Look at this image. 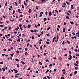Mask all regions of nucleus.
<instances>
[{"label": "nucleus", "instance_id": "obj_49", "mask_svg": "<svg viewBox=\"0 0 79 79\" xmlns=\"http://www.w3.org/2000/svg\"><path fill=\"white\" fill-rule=\"evenodd\" d=\"M68 59L69 60H71V58H70V57H69Z\"/></svg>", "mask_w": 79, "mask_h": 79}, {"label": "nucleus", "instance_id": "obj_45", "mask_svg": "<svg viewBox=\"0 0 79 79\" xmlns=\"http://www.w3.org/2000/svg\"><path fill=\"white\" fill-rule=\"evenodd\" d=\"M55 11L56 13H58V10H55Z\"/></svg>", "mask_w": 79, "mask_h": 79}, {"label": "nucleus", "instance_id": "obj_51", "mask_svg": "<svg viewBox=\"0 0 79 79\" xmlns=\"http://www.w3.org/2000/svg\"><path fill=\"white\" fill-rule=\"evenodd\" d=\"M47 36H48V37H49V36H50V35L47 34Z\"/></svg>", "mask_w": 79, "mask_h": 79}, {"label": "nucleus", "instance_id": "obj_1", "mask_svg": "<svg viewBox=\"0 0 79 79\" xmlns=\"http://www.w3.org/2000/svg\"><path fill=\"white\" fill-rule=\"evenodd\" d=\"M23 2L24 4V5H25V6H27V4L26 3V2H25V1H23Z\"/></svg>", "mask_w": 79, "mask_h": 79}, {"label": "nucleus", "instance_id": "obj_37", "mask_svg": "<svg viewBox=\"0 0 79 79\" xmlns=\"http://www.w3.org/2000/svg\"><path fill=\"white\" fill-rule=\"evenodd\" d=\"M47 77L48 78V79H51L50 78V77H49L48 76H47Z\"/></svg>", "mask_w": 79, "mask_h": 79}, {"label": "nucleus", "instance_id": "obj_10", "mask_svg": "<svg viewBox=\"0 0 79 79\" xmlns=\"http://www.w3.org/2000/svg\"><path fill=\"white\" fill-rule=\"evenodd\" d=\"M70 24H74V23L72 22H70Z\"/></svg>", "mask_w": 79, "mask_h": 79}, {"label": "nucleus", "instance_id": "obj_16", "mask_svg": "<svg viewBox=\"0 0 79 79\" xmlns=\"http://www.w3.org/2000/svg\"><path fill=\"white\" fill-rule=\"evenodd\" d=\"M22 26V25L21 24H20L19 25V27H21Z\"/></svg>", "mask_w": 79, "mask_h": 79}, {"label": "nucleus", "instance_id": "obj_62", "mask_svg": "<svg viewBox=\"0 0 79 79\" xmlns=\"http://www.w3.org/2000/svg\"><path fill=\"white\" fill-rule=\"evenodd\" d=\"M18 39H20V37H19V36H18Z\"/></svg>", "mask_w": 79, "mask_h": 79}, {"label": "nucleus", "instance_id": "obj_31", "mask_svg": "<svg viewBox=\"0 0 79 79\" xmlns=\"http://www.w3.org/2000/svg\"><path fill=\"white\" fill-rule=\"evenodd\" d=\"M16 52L17 53H19V51L18 50Z\"/></svg>", "mask_w": 79, "mask_h": 79}, {"label": "nucleus", "instance_id": "obj_23", "mask_svg": "<svg viewBox=\"0 0 79 79\" xmlns=\"http://www.w3.org/2000/svg\"><path fill=\"white\" fill-rule=\"evenodd\" d=\"M17 41H19V42H20L21 40L20 39L17 40Z\"/></svg>", "mask_w": 79, "mask_h": 79}, {"label": "nucleus", "instance_id": "obj_42", "mask_svg": "<svg viewBox=\"0 0 79 79\" xmlns=\"http://www.w3.org/2000/svg\"><path fill=\"white\" fill-rule=\"evenodd\" d=\"M66 14H67L69 16H70V15L67 12Z\"/></svg>", "mask_w": 79, "mask_h": 79}, {"label": "nucleus", "instance_id": "obj_64", "mask_svg": "<svg viewBox=\"0 0 79 79\" xmlns=\"http://www.w3.org/2000/svg\"><path fill=\"white\" fill-rule=\"evenodd\" d=\"M57 31H59V29L58 28H57Z\"/></svg>", "mask_w": 79, "mask_h": 79}, {"label": "nucleus", "instance_id": "obj_15", "mask_svg": "<svg viewBox=\"0 0 79 79\" xmlns=\"http://www.w3.org/2000/svg\"><path fill=\"white\" fill-rule=\"evenodd\" d=\"M69 56L71 58V59H72V56L70 55H69Z\"/></svg>", "mask_w": 79, "mask_h": 79}, {"label": "nucleus", "instance_id": "obj_43", "mask_svg": "<svg viewBox=\"0 0 79 79\" xmlns=\"http://www.w3.org/2000/svg\"><path fill=\"white\" fill-rule=\"evenodd\" d=\"M47 41H48V42H50V40H49V39H47Z\"/></svg>", "mask_w": 79, "mask_h": 79}, {"label": "nucleus", "instance_id": "obj_28", "mask_svg": "<svg viewBox=\"0 0 79 79\" xmlns=\"http://www.w3.org/2000/svg\"><path fill=\"white\" fill-rule=\"evenodd\" d=\"M57 39H59L58 38V35H57Z\"/></svg>", "mask_w": 79, "mask_h": 79}, {"label": "nucleus", "instance_id": "obj_5", "mask_svg": "<svg viewBox=\"0 0 79 79\" xmlns=\"http://www.w3.org/2000/svg\"><path fill=\"white\" fill-rule=\"evenodd\" d=\"M30 27H31V25H28V26H27V27L28 28H30Z\"/></svg>", "mask_w": 79, "mask_h": 79}, {"label": "nucleus", "instance_id": "obj_50", "mask_svg": "<svg viewBox=\"0 0 79 79\" xmlns=\"http://www.w3.org/2000/svg\"><path fill=\"white\" fill-rule=\"evenodd\" d=\"M10 21H12V22H13V21H14V19H13V20H10Z\"/></svg>", "mask_w": 79, "mask_h": 79}, {"label": "nucleus", "instance_id": "obj_59", "mask_svg": "<svg viewBox=\"0 0 79 79\" xmlns=\"http://www.w3.org/2000/svg\"><path fill=\"white\" fill-rule=\"evenodd\" d=\"M2 17L4 18H6V16H3Z\"/></svg>", "mask_w": 79, "mask_h": 79}, {"label": "nucleus", "instance_id": "obj_24", "mask_svg": "<svg viewBox=\"0 0 79 79\" xmlns=\"http://www.w3.org/2000/svg\"><path fill=\"white\" fill-rule=\"evenodd\" d=\"M8 27H4V29H7Z\"/></svg>", "mask_w": 79, "mask_h": 79}, {"label": "nucleus", "instance_id": "obj_61", "mask_svg": "<svg viewBox=\"0 0 79 79\" xmlns=\"http://www.w3.org/2000/svg\"><path fill=\"white\" fill-rule=\"evenodd\" d=\"M49 66H52V64H50V65H49Z\"/></svg>", "mask_w": 79, "mask_h": 79}, {"label": "nucleus", "instance_id": "obj_8", "mask_svg": "<svg viewBox=\"0 0 79 79\" xmlns=\"http://www.w3.org/2000/svg\"><path fill=\"white\" fill-rule=\"evenodd\" d=\"M14 55V53H12V54H10V56H13V55Z\"/></svg>", "mask_w": 79, "mask_h": 79}, {"label": "nucleus", "instance_id": "obj_34", "mask_svg": "<svg viewBox=\"0 0 79 79\" xmlns=\"http://www.w3.org/2000/svg\"><path fill=\"white\" fill-rule=\"evenodd\" d=\"M8 40H9V41H12V40L11 39H8Z\"/></svg>", "mask_w": 79, "mask_h": 79}, {"label": "nucleus", "instance_id": "obj_48", "mask_svg": "<svg viewBox=\"0 0 79 79\" xmlns=\"http://www.w3.org/2000/svg\"><path fill=\"white\" fill-rule=\"evenodd\" d=\"M11 27H9V30H10L11 29Z\"/></svg>", "mask_w": 79, "mask_h": 79}, {"label": "nucleus", "instance_id": "obj_29", "mask_svg": "<svg viewBox=\"0 0 79 79\" xmlns=\"http://www.w3.org/2000/svg\"><path fill=\"white\" fill-rule=\"evenodd\" d=\"M18 11H19V12H20V11H21V10L20 9H18Z\"/></svg>", "mask_w": 79, "mask_h": 79}, {"label": "nucleus", "instance_id": "obj_55", "mask_svg": "<svg viewBox=\"0 0 79 79\" xmlns=\"http://www.w3.org/2000/svg\"><path fill=\"white\" fill-rule=\"evenodd\" d=\"M64 25H66V23L65 22H64Z\"/></svg>", "mask_w": 79, "mask_h": 79}, {"label": "nucleus", "instance_id": "obj_14", "mask_svg": "<svg viewBox=\"0 0 79 79\" xmlns=\"http://www.w3.org/2000/svg\"><path fill=\"white\" fill-rule=\"evenodd\" d=\"M67 43L69 44H70V42H69L68 40H67Z\"/></svg>", "mask_w": 79, "mask_h": 79}, {"label": "nucleus", "instance_id": "obj_44", "mask_svg": "<svg viewBox=\"0 0 79 79\" xmlns=\"http://www.w3.org/2000/svg\"><path fill=\"white\" fill-rule=\"evenodd\" d=\"M56 39V37L55 36L53 38V40H55Z\"/></svg>", "mask_w": 79, "mask_h": 79}, {"label": "nucleus", "instance_id": "obj_33", "mask_svg": "<svg viewBox=\"0 0 79 79\" xmlns=\"http://www.w3.org/2000/svg\"><path fill=\"white\" fill-rule=\"evenodd\" d=\"M15 3L16 5V6H17L18 5V3H17L16 2H15Z\"/></svg>", "mask_w": 79, "mask_h": 79}, {"label": "nucleus", "instance_id": "obj_36", "mask_svg": "<svg viewBox=\"0 0 79 79\" xmlns=\"http://www.w3.org/2000/svg\"><path fill=\"white\" fill-rule=\"evenodd\" d=\"M72 34L73 35H75V33L74 32L72 33Z\"/></svg>", "mask_w": 79, "mask_h": 79}, {"label": "nucleus", "instance_id": "obj_17", "mask_svg": "<svg viewBox=\"0 0 79 79\" xmlns=\"http://www.w3.org/2000/svg\"><path fill=\"white\" fill-rule=\"evenodd\" d=\"M46 44H50V43L48 42H46Z\"/></svg>", "mask_w": 79, "mask_h": 79}, {"label": "nucleus", "instance_id": "obj_47", "mask_svg": "<svg viewBox=\"0 0 79 79\" xmlns=\"http://www.w3.org/2000/svg\"><path fill=\"white\" fill-rule=\"evenodd\" d=\"M13 71H17V70H16V69H13Z\"/></svg>", "mask_w": 79, "mask_h": 79}, {"label": "nucleus", "instance_id": "obj_20", "mask_svg": "<svg viewBox=\"0 0 79 79\" xmlns=\"http://www.w3.org/2000/svg\"><path fill=\"white\" fill-rule=\"evenodd\" d=\"M39 63L40 64V65H42V63H41L40 62H39Z\"/></svg>", "mask_w": 79, "mask_h": 79}, {"label": "nucleus", "instance_id": "obj_12", "mask_svg": "<svg viewBox=\"0 0 79 79\" xmlns=\"http://www.w3.org/2000/svg\"><path fill=\"white\" fill-rule=\"evenodd\" d=\"M15 61H19V60L18 59H15Z\"/></svg>", "mask_w": 79, "mask_h": 79}, {"label": "nucleus", "instance_id": "obj_35", "mask_svg": "<svg viewBox=\"0 0 79 79\" xmlns=\"http://www.w3.org/2000/svg\"><path fill=\"white\" fill-rule=\"evenodd\" d=\"M78 69V68H77V67H76L75 68V69L76 70V69Z\"/></svg>", "mask_w": 79, "mask_h": 79}, {"label": "nucleus", "instance_id": "obj_19", "mask_svg": "<svg viewBox=\"0 0 79 79\" xmlns=\"http://www.w3.org/2000/svg\"><path fill=\"white\" fill-rule=\"evenodd\" d=\"M5 6H7V5H8V3L7 2H6L5 3Z\"/></svg>", "mask_w": 79, "mask_h": 79}, {"label": "nucleus", "instance_id": "obj_6", "mask_svg": "<svg viewBox=\"0 0 79 79\" xmlns=\"http://www.w3.org/2000/svg\"><path fill=\"white\" fill-rule=\"evenodd\" d=\"M16 65L17 68H19V64H17Z\"/></svg>", "mask_w": 79, "mask_h": 79}, {"label": "nucleus", "instance_id": "obj_22", "mask_svg": "<svg viewBox=\"0 0 79 79\" xmlns=\"http://www.w3.org/2000/svg\"><path fill=\"white\" fill-rule=\"evenodd\" d=\"M68 13H71V12L70 10H68Z\"/></svg>", "mask_w": 79, "mask_h": 79}, {"label": "nucleus", "instance_id": "obj_25", "mask_svg": "<svg viewBox=\"0 0 79 79\" xmlns=\"http://www.w3.org/2000/svg\"><path fill=\"white\" fill-rule=\"evenodd\" d=\"M30 31L31 32H34V31L32 30H30Z\"/></svg>", "mask_w": 79, "mask_h": 79}, {"label": "nucleus", "instance_id": "obj_4", "mask_svg": "<svg viewBox=\"0 0 79 79\" xmlns=\"http://www.w3.org/2000/svg\"><path fill=\"white\" fill-rule=\"evenodd\" d=\"M51 28L50 27H49L47 29V31H49V29Z\"/></svg>", "mask_w": 79, "mask_h": 79}, {"label": "nucleus", "instance_id": "obj_40", "mask_svg": "<svg viewBox=\"0 0 79 79\" xmlns=\"http://www.w3.org/2000/svg\"><path fill=\"white\" fill-rule=\"evenodd\" d=\"M22 8H23V9H24V5H23L22 6Z\"/></svg>", "mask_w": 79, "mask_h": 79}, {"label": "nucleus", "instance_id": "obj_27", "mask_svg": "<svg viewBox=\"0 0 79 79\" xmlns=\"http://www.w3.org/2000/svg\"><path fill=\"white\" fill-rule=\"evenodd\" d=\"M66 18H67V19H69V17L68 16H66Z\"/></svg>", "mask_w": 79, "mask_h": 79}, {"label": "nucleus", "instance_id": "obj_53", "mask_svg": "<svg viewBox=\"0 0 79 79\" xmlns=\"http://www.w3.org/2000/svg\"><path fill=\"white\" fill-rule=\"evenodd\" d=\"M27 52H25V55H27Z\"/></svg>", "mask_w": 79, "mask_h": 79}, {"label": "nucleus", "instance_id": "obj_54", "mask_svg": "<svg viewBox=\"0 0 79 79\" xmlns=\"http://www.w3.org/2000/svg\"><path fill=\"white\" fill-rule=\"evenodd\" d=\"M61 79H64V77H61Z\"/></svg>", "mask_w": 79, "mask_h": 79}, {"label": "nucleus", "instance_id": "obj_30", "mask_svg": "<svg viewBox=\"0 0 79 79\" xmlns=\"http://www.w3.org/2000/svg\"><path fill=\"white\" fill-rule=\"evenodd\" d=\"M64 56H68V54H64Z\"/></svg>", "mask_w": 79, "mask_h": 79}, {"label": "nucleus", "instance_id": "obj_58", "mask_svg": "<svg viewBox=\"0 0 79 79\" xmlns=\"http://www.w3.org/2000/svg\"><path fill=\"white\" fill-rule=\"evenodd\" d=\"M32 39H34V37L33 36H32Z\"/></svg>", "mask_w": 79, "mask_h": 79}, {"label": "nucleus", "instance_id": "obj_46", "mask_svg": "<svg viewBox=\"0 0 79 79\" xmlns=\"http://www.w3.org/2000/svg\"><path fill=\"white\" fill-rule=\"evenodd\" d=\"M45 61H46V62H48V61H49L48 60H45Z\"/></svg>", "mask_w": 79, "mask_h": 79}, {"label": "nucleus", "instance_id": "obj_26", "mask_svg": "<svg viewBox=\"0 0 79 79\" xmlns=\"http://www.w3.org/2000/svg\"><path fill=\"white\" fill-rule=\"evenodd\" d=\"M74 65H75V66H78V65H77V64H74Z\"/></svg>", "mask_w": 79, "mask_h": 79}, {"label": "nucleus", "instance_id": "obj_32", "mask_svg": "<svg viewBox=\"0 0 79 79\" xmlns=\"http://www.w3.org/2000/svg\"><path fill=\"white\" fill-rule=\"evenodd\" d=\"M2 70H3L4 71H5V69L4 68H2Z\"/></svg>", "mask_w": 79, "mask_h": 79}, {"label": "nucleus", "instance_id": "obj_57", "mask_svg": "<svg viewBox=\"0 0 79 79\" xmlns=\"http://www.w3.org/2000/svg\"><path fill=\"white\" fill-rule=\"evenodd\" d=\"M0 64H3V63L2 62H0Z\"/></svg>", "mask_w": 79, "mask_h": 79}, {"label": "nucleus", "instance_id": "obj_60", "mask_svg": "<svg viewBox=\"0 0 79 79\" xmlns=\"http://www.w3.org/2000/svg\"><path fill=\"white\" fill-rule=\"evenodd\" d=\"M25 51H27V48H26L25 49Z\"/></svg>", "mask_w": 79, "mask_h": 79}, {"label": "nucleus", "instance_id": "obj_21", "mask_svg": "<svg viewBox=\"0 0 79 79\" xmlns=\"http://www.w3.org/2000/svg\"><path fill=\"white\" fill-rule=\"evenodd\" d=\"M77 71H75L74 73V74H77Z\"/></svg>", "mask_w": 79, "mask_h": 79}, {"label": "nucleus", "instance_id": "obj_39", "mask_svg": "<svg viewBox=\"0 0 79 79\" xmlns=\"http://www.w3.org/2000/svg\"><path fill=\"white\" fill-rule=\"evenodd\" d=\"M45 14H46V16H47V15H48V14H47V12H45Z\"/></svg>", "mask_w": 79, "mask_h": 79}, {"label": "nucleus", "instance_id": "obj_13", "mask_svg": "<svg viewBox=\"0 0 79 79\" xmlns=\"http://www.w3.org/2000/svg\"><path fill=\"white\" fill-rule=\"evenodd\" d=\"M44 21H45L47 20V18H44Z\"/></svg>", "mask_w": 79, "mask_h": 79}, {"label": "nucleus", "instance_id": "obj_38", "mask_svg": "<svg viewBox=\"0 0 79 79\" xmlns=\"http://www.w3.org/2000/svg\"><path fill=\"white\" fill-rule=\"evenodd\" d=\"M35 73H36V74H38V71H36V72H35Z\"/></svg>", "mask_w": 79, "mask_h": 79}, {"label": "nucleus", "instance_id": "obj_56", "mask_svg": "<svg viewBox=\"0 0 79 79\" xmlns=\"http://www.w3.org/2000/svg\"><path fill=\"white\" fill-rule=\"evenodd\" d=\"M26 23H29V21L28 20H26Z\"/></svg>", "mask_w": 79, "mask_h": 79}, {"label": "nucleus", "instance_id": "obj_41", "mask_svg": "<svg viewBox=\"0 0 79 79\" xmlns=\"http://www.w3.org/2000/svg\"><path fill=\"white\" fill-rule=\"evenodd\" d=\"M15 10H14L13 11V14H14V15H15Z\"/></svg>", "mask_w": 79, "mask_h": 79}, {"label": "nucleus", "instance_id": "obj_63", "mask_svg": "<svg viewBox=\"0 0 79 79\" xmlns=\"http://www.w3.org/2000/svg\"><path fill=\"white\" fill-rule=\"evenodd\" d=\"M44 79H47V78L45 77H44Z\"/></svg>", "mask_w": 79, "mask_h": 79}, {"label": "nucleus", "instance_id": "obj_7", "mask_svg": "<svg viewBox=\"0 0 79 79\" xmlns=\"http://www.w3.org/2000/svg\"><path fill=\"white\" fill-rule=\"evenodd\" d=\"M21 63L22 64H25V63L23 61H22Z\"/></svg>", "mask_w": 79, "mask_h": 79}, {"label": "nucleus", "instance_id": "obj_52", "mask_svg": "<svg viewBox=\"0 0 79 79\" xmlns=\"http://www.w3.org/2000/svg\"><path fill=\"white\" fill-rule=\"evenodd\" d=\"M54 71L56 72V69H54Z\"/></svg>", "mask_w": 79, "mask_h": 79}, {"label": "nucleus", "instance_id": "obj_11", "mask_svg": "<svg viewBox=\"0 0 79 79\" xmlns=\"http://www.w3.org/2000/svg\"><path fill=\"white\" fill-rule=\"evenodd\" d=\"M66 3L67 4V5H69V3L68 1H66Z\"/></svg>", "mask_w": 79, "mask_h": 79}, {"label": "nucleus", "instance_id": "obj_2", "mask_svg": "<svg viewBox=\"0 0 79 79\" xmlns=\"http://www.w3.org/2000/svg\"><path fill=\"white\" fill-rule=\"evenodd\" d=\"M49 16H52V12H49Z\"/></svg>", "mask_w": 79, "mask_h": 79}, {"label": "nucleus", "instance_id": "obj_3", "mask_svg": "<svg viewBox=\"0 0 79 79\" xmlns=\"http://www.w3.org/2000/svg\"><path fill=\"white\" fill-rule=\"evenodd\" d=\"M65 30H66V28H64L63 29V32H65Z\"/></svg>", "mask_w": 79, "mask_h": 79}, {"label": "nucleus", "instance_id": "obj_18", "mask_svg": "<svg viewBox=\"0 0 79 79\" xmlns=\"http://www.w3.org/2000/svg\"><path fill=\"white\" fill-rule=\"evenodd\" d=\"M62 45H64V41H63L62 43Z\"/></svg>", "mask_w": 79, "mask_h": 79}, {"label": "nucleus", "instance_id": "obj_9", "mask_svg": "<svg viewBox=\"0 0 79 79\" xmlns=\"http://www.w3.org/2000/svg\"><path fill=\"white\" fill-rule=\"evenodd\" d=\"M74 51L75 52H77V50L76 49H75L74 50Z\"/></svg>", "mask_w": 79, "mask_h": 79}]
</instances>
